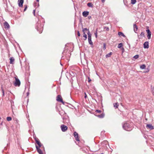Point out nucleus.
Returning a JSON list of instances; mask_svg holds the SVG:
<instances>
[{
  "label": "nucleus",
  "mask_w": 154,
  "mask_h": 154,
  "mask_svg": "<svg viewBox=\"0 0 154 154\" xmlns=\"http://www.w3.org/2000/svg\"><path fill=\"white\" fill-rule=\"evenodd\" d=\"M128 45H129V48H130V44H128Z\"/></svg>",
  "instance_id": "864d4df0"
},
{
  "label": "nucleus",
  "mask_w": 154,
  "mask_h": 154,
  "mask_svg": "<svg viewBox=\"0 0 154 154\" xmlns=\"http://www.w3.org/2000/svg\"><path fill=\"white\" fill-rule=\"evenodd\" d=\"M143 47L144 48H148L149 47V42H146L143 44Z\"/></svg>",
  "instance_id": "9b49d317"
},
{
  "label": "nucleus",
  "mask_w": 154,
  "mask_h": 154,
  "mask_svg": "<svg viewBox=\"0 0 154 154\" xmlns=\"http://www.w3.org/2000/svg\"><path fill=\"white\" fill-rule=\"evenodd\" d=\"M88 30H89L87 28H84L83 29L82 32H85V31L88 32Z\"/></svg>",
  "instance_id": "7c9ffc66"
},
{
  "label": "nucleus",
  "mask_w": 154,
  "mask_h": 154,
  "mask_svg": "<svg viewBox=\"0 0 154 154\" xmlns=\"http://www.w3.org/2000/svg\"><path fill=\"white\" fill-rule=\"evenodd\" d=\"M105 144H106L108 143V142L106 141H105L103 142Z\"/></svg>",
  "instance_id": "de8ad7c7"
},
{
  "label": "nucleus",
  "mask_w": 154,
  "mask_h": 154,
  "mask_svg": "<svg viewBox=\"0 0 154 154\" xmlns=\"http://www.w3.org/2000/svg\"><path fill=\"white\" fill-rule=\"evenodd\" d=\"M88 82H90L91 81V79L89 77H88Z\"/></svg>",
  "instance_id": "49530a36"
},
{
  "label": "nucleus",
  "mask_w": 154,
  "mask_h": 154,
  "mask_svg": "<svg viewBox=\"0 0 154 154\" xmlns=\"http://www.w3.org/2000/svg\"><path fill=\"white\" fill-rule=\"evenodd\" d=\"M83 37L85 38V40H86L87 38V35L85 33V32H83Z\"/></svg>",
  "instance_id": "c85d7f7f"
},
{
  "label": "nucleus",
  "mask_w": 154,
  "mask_h": 154,
  "mask_svg": "<svg viewBox=\"0 0 154 154\" xmlns=\"http://www.w3.org/2000/svg\"><path fill=\"white\" fill-rule=\"evenodd\" d=\"M118 35L120 36H122L124 37H125V36L124 35L123 33L122 32H118Z\"/></svg>",
  "instance_id": "6ab92c4d"
},
{
  "label": "nucleus",
  "mask_w": 154,
  "mask_h": 154,
  "mask_svg": "<svg viewBox=\"0 0 154 154\" xmlns=\"http://www.w3.org/2000/svg\"><path fill=\"white\" fill-rule=\"evenodd\" d=\"M89 12L88 11H84L82 12V15L84 17H86L89 14Z\"/></svg>",
  "instance_id": "4468645a"
},
{
  "label": "nucleus",
  "mask_w": 154,
  "mask_h": 154,
  "mask_svg": "<svg viewBox=\"0 0 154 154\" xmlns=\"http://www.w3.org/2000/svg\"><path fill=\"white\" fill-rule=\"evenodd\" d=\"M96 112H97L100 113L101 112V111L100 110H96Z\"/></svg>",
  "instance_id": "58836bf2"
},
{
  "label": "nucleus",
  "mask_w": 154,
  "mask_h": 154,
  "mask_svg": "<svg viewBox=\"0 0 154 154\" xmlns=\"http://www.w3.org/2000/svg\"><path fill=\"white\" fill-rule=\"evenodd\" d=\"M133 27L134 29V31L135 32H136V31H137L138 28L137 25L136 24H134Z\"/></svg>",
  "instance_id": "dca6fc26"
},
{
  "label": "nucleus",
  "mask_w": 154,
  "mask_h": 154,
  "mask_svg": "<svg viewBox=\"0 0 154 154\" xmlns=\"http://www.w3.org/2000/svg\"><path fill=\"white\" fill-rule=\"evenodd\" d=\"M114 106L115 107L116 109L117 108H118V107L119 106V104L118 103H114L113 104Z\"/></svg>",
  "instance_id": "b1692460"
},
{
  "label": "nucleus",
  "mask_w": 154,
  "mask_h": 154,
  "mask_svg": "<svg viewBox=\"0 0 154 154\" xmlns=\"http://www.w3.org/2000/svg\"><path fill=\"white\" fill-rule=\"evenodd\" d=\"M148 28L149 27H147V29L146 30V32L147 33V37L149 39H150L151 38V32L150 31L149 29Z\"/></svg>",
  "instance_id": "423d86ee"
},
{
  "label": "nucleus",
  "mask_w": 154,
  "mask_h": 154,
  "mask_svg": "<svg viewBox=\"0 0 154 154\" xmlns=\"http://www.w3.org/2000/svg\"><path fill=\"white\" fill-rule=\"evenodd\" d=\"M57 100L58 102H61L63 104H64V102L63 101L61 96L58 95L57 97Z\"/></svg>",
  "instance_id": "39448f33"
},
{
  "label": "nucleus",
  "mask_w": 154,
  "mask_h": 154,
  "mask_svg": "<svg viewBox=\"0 0 154 154\" xmlns=\"http://www.w3.org/2000/svg\"><path fill=\"white\" fill-rule=\"evenodd\" d=\"M35 141L37 143V144L38 145V147H40L42 146V144L41 143H40V141H39V140L38 139L36 138H35Z\"/></svg>",
  "instance_id": "6e6552de"
},
{
  "label": "nucleus",
  "mask_w": 154,
  "mask_h": 154,
  "mask_svg": "<svg viewBox=\"0 0 154 154\" xmlns=\"http://www.w3.org/2000/svg\"><path fill=\"white\" fill-rule=\"evenodd\" d=\"M100 154H103V153H101Z\"/></svg>",
  "instance_id": "13d9d810"
},
{
  "label": "nucleus",
  "mask_w": 154,
  "mask_h": 154,
  "mask_svg": "<svg viewBox=\"0 0 154 154\" xmlns=\"http://www.w3.org/2000/svg\"><path fill=\"white\" fill-rule=\"evenodd\" d=\"M62 118L63 120V121H65V120L68 119V117L67 116L65 115Z\"/></svg>",
  "instance_id": "a878e982"
},
{
  "label": "nucleus",
  "mask_w": 154,
  "mask_h": 154,
  "mask_svg": "<svg viewBox=\"0 0 154 154\" xmlns=\"http://www.w3.org/2000/svg\"><path fill=\"white\" fill-rule=\"evenodd\" d=\"M35 10H33V13L34 16H35Z\"/></svg>",
  "instance_id": "a18cd8bd"
},
{
  "label": "nucleus",
  "mask_w": 154,
  "mask_h": 154,
  "mask_svg": "<svg viewBox=\"0 0 154 154\" xmlns=\"http://www.w3.org/2000/svg\"><path fill=\"white\" fill-rule=\"evenodd\" d=\"M85 99H86L87 98V95L85 93Z\"/></svg>",
  "instance_id": "37998d69"
},
{
  "label": "nucleus",
  "mask_w": 154,
  "mask_h": 154,
  "mask_svg": "<svg viewBox=\"0 0 154 154\" xmlns=\"http://www.w3.org/2000/svg\"><path fill=\"white\" fill-rule=\"evenodd\" d=\"M146 66L145 64H142L140 66V68L141 69H144L146 68Z\"/></svg>",
  "instance_id": "aec40b11"
},
{
  "label": "nucleus",
  "mask_w": 154,
  "mask_h": 154,
  "mask_svg": "<svg viewBox=\"0 0 154 154\" xmlns=\"http://www.w3.org/2000/svg\"><path fill=\"white\" fill-rule=\"evenodd\" d=\"M122 53H123L125 51V49L123 48L122 47Z\"/></svg>",
  "instance_id": "79ce46f5"
},
{
  "label": "nucleus",
  "mask_w": 154,
  "mask_h": 154,
  "mask_svg": "<svg viewBox=\"0 0 154 154\" xmlns=\"http://www.w3.org/2000/svg\"><path fill=\"white\" fill-rule=\"evenodd\" d=\"M1 89H2V93H3V96H4V94H5L4 91V90L3 89V88H2V87H1Z\"/></svg>",
  "instance_id": "4c0bfd02"
},
{
  "label": "nucleus",
  "mask_w": 154,
  "mask_h": 154,
  "mask_svg": "<svg viewBox=\"0 0 154 154\" xmlns=\"http://www.w3.org/2000/svg\"><path fill=\"white\" fill-rule=\"evenodd\" d=\"M18 3L19 6L22 7L23 3V0H18Z\"/></svg>",
  "instance_id": "9d476101"
},
{
  "label": "nucleus",
  "mask_w": 154,
  "mask_h": 154,
  "mask_svg": "<svg viewBox=\"0 0 154 154\" xmlns=\"http://www.w3.org/2000/svg\"><path fill=\"white\" fill-rule=\"evenodd\" d=\"M4 25L5 26V27L7 28H9L10 27V26L8 23L6 21H5L4 23Z\"/></svg>",
  "instance_id": "2eb2a0df"
},
{
  "label": "nucleus",
  "mask_w": 154,
  "mask_h": 154,
  "mask_svg": "<svg viewBox=\"0 0 154 154\" xmlns=\"http://www.w3.org/2000/svg\"><path fill=\"white\" fill-rule=\"evenodd\" d=\"M146 127L149 128L150 130H153L154 129V127L151 124H148L146 125Z\"/></svg>",
  "instance_id": "ddd939ff"
},
{
  "label": "nucleus",
  "mask_w": 154,
  "mask_h": 154,
  "mask_svg": "<svg viewBox=\"0 0 154 154\" xmlns=\"http://www.w3.org/2000/svg\"><path fill=\"white\" fill-rule=\"evenodd\" d=\"M105 0H101L102 2H105Z\"/></svg>",
  "instance_id": "603ef678"
},
{
  "label": "nucleus",
  "mask_w": 154,
  "mask_h": 154,
  "mask_svg": "<svg viewBox=\"0 0 154 154\" xmlns=\"http://www.w3.org/2000/svg\"><path fill=\"white\" fill-rule=\"evenodd\" d=\"M12 118L10 117H8L7 118V120L8 121H9L11 120Z\"/></svg>",
  "instance_id": "2f4dec72"
},
{
  "label": "nucleus",
  "mask_w": 154,
  "mask_h": 154,
  "mask_svg": "<svg viewBox=\"0 0 154 154\" xmlns=\"http://www.w3.org/2000/svg\"><path fill=\"white\" fill-rule=\"evenodd\" d=\"M86 31H85V33L86 32Z\"/></svg>",
  "instance_id": "4d7b16f0"
},
{
  "label": "nucleus",
  "mask_w": 154,
  "mask_h": 154,
  "mask_svg": "<svg viewBox=\"0 0 154 154\" xmlns=\"http://www.w3.org/2000/svg\"><path fill=\"white\" fill-rule=\"evenodd\" d=\"M36 148L39 154H43V152L41 149H40V147H38L36 145Z\"/></svg>",
  "instance_id": "f8f14e48"
},
{
  "label": "nucleus",
  "mask_w": 154,
  "mask_h": 154,
  "mask_svg": "<svg viewBox=\"0 0 154 154\" xmlns=\"http://www.w3.org/2000/svg\"><path fill=\"white\" fill-rule=\"evenodd\" d=\"M88 19H91V16H88Z\"/></svg>",
  "instance_id": "8fccbe9b"
},
{
  "label": "nucleus",
  "mask_w": 154,
  "mask_h": 154,
  "mask_svg": "<svg viewBox=\"0 0 154 154\" xmlns=\"http://www.w3.org/2000/svg\"><path fill=\"white\" fill-rule=\"evenodd\" d=\"M106 44L105 43H104L103 44V49L104 50H105L106 49Z\"/></svg>",
  "instance_id": "c9c22d12"
},
{
  "label": "nucleus",
  "mask_w": 154,
  "mask_h": 154,
  "mask_svg": "<svg viewBox=\"0 0 154 154\" xmlns=\"http://www.w3.org/2000/svg\"><path fill=\"white\" fill-rule=\"evenodd\" d=\"M94 34H95V36L96 38H97V31H96V32Z\"/></svg>",
  "instance_id": "a19ab883"
},
{
  "label": "nucleus",
  "mask_w": 154,
  "mask_h": 154,
  "mask_svg": "<svg viewBox=\"0 0 154 154\" xmlns=\"http://www.w3.org/2000/svg\"><path fill=\"white\" fill-rule=\"evenodd\" d=\"M77 34H78V35L79 36H80V34L79 33V31H78L77 32Z\"/></svg>",
  "instance_id": "c03bdc74"
},
{
  "label": "nucleus",
  "mask_w": 154,
  "mask_h": 154,
  "mask_svg": "<svg viewBox=\"0 0 154 154\" xmlns=\"http://www.w3.org/2000/svg\"><path fill=\"white\" fill-rule=\"evenodd\" d=\"M26 94H27V96H28L29 95V92H27V93H26Z\"/></svg>",
  "instance_id": "3c124183"
},
{
  "label": "nucleus",
  "mask_w": 154,
  "mask_h": 154,
  "mask_svg": "<svg viewBox=\"0 0 154 154\" xmlns=\"http://www.w3.org/2000/svg\"><path fill=\"white\" fill-rule=\"evenodd\" d=\"M74 136L75 138V140L77 141H79V140L78 137V134L76 132H74Z\"/></svg>",
  "instance_id": "1a4fd4ad"
},
{
  "label": "nucleus",
  "mask_w": 154,
  "mask_h": 154,
  "mask_svg": "<svg viewBox=\"0 0 154 154\" xmlns=\"http://www.w3.org/2000/svg\"><path fill=\"white\" fill-rule=\"evenodd\" d=\"M69 122V119H66L65 120V121H63V122L64 123H68Z\"/></svg>",
  "instance_id": "72a5a7b5"
},
{
  "label": "nucleus",
  "mask_w": 154,
  "mask_h": 154,
  "mask_svg": "<svg viewBox=\"0 0 154 154\" xmlns=\"http://www.w3.org/2000/svg\"><path fill=\"white\" fill-rule=\"evenodd\" d=\"M24 6H25V8H24V11H25L26 10L27 8V6L26 5H24Z\"/></svg>",
  "instance_id": "ea45409f"
},
{
  "label": "nucleus",
  "mask_w": 154,
  "mask_h": 154,
  "mask_svg": "<svg viewBox=\"0 0 154 154\" xmlns=\"http://www.w3.org/2000/svg\"><path fill=\"white\" fill-rule=\"evenodd\" d=\"M97 116L100 118H102L104 117V114L103 113L100 115Z\"/></svg>",
  "instance_id": "4be33fe9"
},
{
  "label": "nucleus",
  "mask_w": 154,
  "mask_h": 154,
  "mask_svg": "<svg viewBox=\"0 0 154 154\" xmlns=\"http://www.w3.org/2000/svg\"><path fill=\"white\" fill-rule=\"evenodd\" d=\"M61 128L63 132H65L67 129L68 127L64 125H62L61 126Z\"/></svg>",
  "instance_id": "0eeeda50"
},
{
  "label": "nucleus",
  "mask_w": 154,
  "mask_h": 154,
  "mask_svg": "<svg viewBox=\"0 0 154 154\" xmlns=\"http://www.w3.org/2000/svg\"><path fill=\"white\" fill-rule=\"evenodd\" d=\"M43 23H45L44 19H42L41 20H38L36 24L35 28L40 33H42L43 30Z\"/></svg>",
  "instance_id": "f03ea898"
},
{
  "label": "nucleus",
  "mask_w": 154,
  "mask_h": 154,
  "mask_svg": "<svg viewBox=\"0 0 154 154\" xmlns=\"http://www.w3.org/2000/svg\"><path fill=\"white\" fill-rule=\"evenodd\" d=\"M139 57V55H136L134 57V58L135 59H137Z\"/></svg>",
  "instance_id": "e433bc0d"
},
{
  "label": "nucleus",
  "mask_w": 154,
  "mask_h": 154,
  "mask_svg": "<svg viewBox=\"0 0 154 154\" xmlns=\"http://www.w3.org/2000/svg\"><path fill=\"white\" fill-rule=\"evenodd\" d=\"M15 82L14 84L15 86H19L20 84V82L17 78L15 77Z\"/></svg>",
  "instance_id": "20e7f679"
},
{
  "label": "nucleus",
  "mask_w": 154,
  "mask_h": 154,
  "mask_svg": "<svg viewBox=\"0 0 154 154\" xmlns=\"http://www.w3.org/2000/svg\"><path fill=\"white\" fill-rule=\"evenodd\" d=\"M149 70L147 69L146 71H144V72H145V73L147 72H149Z\"/></svg>",
  "instance_id": "09e8293b"
},
{
  "label": "nucleus",
  "mask_w": 154,
  "mask_h": 154,
  "mask_svg": "<svg viewBox=\"0 0 154 154\" xmlns=\"http://www.w3.org/2000/svg\"><path fill=\"white\" fill-rule=\"evenodd\" d=\"M60 64H61V65H62H62H63L62 64V63H60Z\"/></svg>",
  "instance_id": "6e6d98bb"
},
{
  "label": "nucleus",
  "mask_w": 154,
  "mask_h": 154,
  "mask_svg": "<svg viewBox=\"0 0 154 154\" xmlns=\"http://www.w3.org/2000/svg\"><path fill=\"white\" fill-rule=\"evenodd\" d=\"M112 52H110L109 53H108V54L106 55V58H107L108 57H110L112 55Z\"/></svg>",
  "instance_id": "a211bd4d"
},
{
  "label": "nucleus",
  "mask_w": 154,
  "mask_h": 154,
  "mask_svg": "<svg viewBox=\"0 0 154 154\" xmlns=\"http://www.w3.org/2000/svg\"><path fill=\"white\" fill-rule=\"evenodd\" d=\"M122 46H123V44L122 43H121L119 44L118 45V48H122Z\"/></svg>",
  "instance_id": "393cba45"
},
{
  "label": "nucleus",
  "mask_w": 154,
  "mask_h": 154,
  "mask_svg": "<svg viewBox=\"0 0 154 154\" xmlns=\"http://www.w3.org/2000/svg\"><path fill=\"white\" fill-rule=\"evenodd\" d=\"M136 2V0H131V3L132 5L134 4Z\"/></svg>",
  "instance_id": "cd10ccee"
},
{
  "label": "nucleus",
  "mask_w": 154,
  "mask_h": 154,
  "mask_svg": "<svg viewBox=\"0 0 154 154\" xmlns=\"http://www.w3.org/2000/svg\"><path fill=\"white\" fill-rule=\"evenodd\" d=\"M37 2H38L39 1V0H36Z\"/></svg>",
  "instance_id": "5fc2aeb1"
},
{
  "label": "nucleus",
  "mask_w": 154,
  "mask_h": 154,
  "mask_svg": "<svg viewBox=\"0 0 154 154\" xmlns=\"http://www.w3.org/2000/svg\"><path fill=\"white\" fill-rule=\"evenodd\" d=\"M87 34L88 35V38H91V34L89 30H88V32L87 33Z\"/></svg>",
  "instance_id": "bb28decb"
},
{
  "label": "nucleus",
  "mask_w": 154,
  "mask_h": 154,
  "mask_svg": "<svg viewBox=\"0 0 154 154\" xmlns=\"http://www.w3.org/2000/svg\"><path fill=\"white\" fill-rule=\"evenodd\" d=\"M140 37H144V33L143 32H142L140 35Z\"/></svg>",
  "instance_id": "f704fd0d"
},
{
  "label": "nucleus",
  "mask_w": 154,
  "mask_h": 154,
  "mask_svg": "<svg viewBox=\"0 0 154 154\" xmlns=\"http://www.w3.org/2000/svg\"><path fill=\"white\" fill-rule=\"evenodd\" d=\"M88 41L89 43L91 45H92L93 44V42L91 40V38H88Z\"/></svg>",
  "instance_id": "412c9836"
},
{
  "label": "nucleus",
  "mask_w": 154,
  "mask_h": 154,
  "mask_svg": "<svg viewBox=\"0 0 154 154\" xmlns=\"http://www.w3.org/2000/svg\"><path fill=\"white\" fill-rule=\"evenodd\" d=\"M10 64H13L14 61V59L13 57H11L10 58Z\"/></svg>",
  "instance_id": "f3484780"
},
{
  "label": "nucleus",
  "mask_w": 154,
  "mask_h": 154,
  "mask_svg": "<svg viewBox=\"0 0 154 154\" xmlns=\"http://www.w3.org/2000/svg\"><path fill=\"white\" fill-rule=\"evenodd\" d=\"M73 44L72 43H68L66 45L64 50L62 53L63 56L61 59H64V56L67 58L69 57L71 55V52L73 50Z\"/></svg>",
  "instance_id": "f257e3e1"
},
{
  "label": "nucleus",
  "mask_w": 154,
  "mask_h": 154,
  "mask_svg": "<svg viewBox=\"0 0 154 154\" xmlns=\"http://www.w3.org/2000/svg\"><path fill=\"white\" fill-rule=\"evenodd\" d=\"M151 92L153 95H154V87L151 88Z\"/></svg>",
  "instance_id": "473e14b6"
},
{
  "label": "nucleus",
  "mask_w": 154,
  "mask_h": 154,
  "mask_svg": "<svg viewBox=\"0 0 154 154\" xmlns=\"http://www.w3.org/2000/svg\"><path fill=\"white\" fill-rule=\"evenodd\" d=\"M103 29L106 31H109V29L108 27L104 26L103 27Z\"/></svg>",
  "instance_id": "c756f323"
},
{
  "label": "nucleus",
  "mask_w": 154,
  "mask_h": 154,
  "mask_svg": "<svg viewBox=\"0 0 154 154\" xmlns=\"http://www.w3.org/2000/svg\"><path fill=\"white\" fill-rule=\"evenodd\" d=\"M87 6L88 7L92 8L93 7V5L91 2L88 3L87 4Z\"/></svg>",
  "instance_id": "5701e85b"
},
{
  "label": "nucleus",
  "mask_w": 154,
  "mask_h": 154,
  "mask_svg": "<svg viewBox=\"0 0 154 154\" xmlns=\"http://www.w3.org/2000/svg\"><path fill=\"white\" fill-rule=\"evenodd\" d=\"M1 119V118L0 117V119Z\"/></svg>",
  "instance_id": "bf43d9fd"
},
{
  "label": "nucleus",
  "mask_w": 154,
  "mask_h": 154,
  "mask_svg": "<svg viewBox=\"0 0 154 154\" xmlns=\"http://www.w3.org/2000/svg\"><path fill=\"white\" fill-rule=\"evenodd\" d=\"M132 125V123L129 124L128 122H126L124 124L122 127L125 130L130 131H131L133 128Z\"/></svg>",
  "instance_id": "7ed1b4c3"
}]
</instances>
